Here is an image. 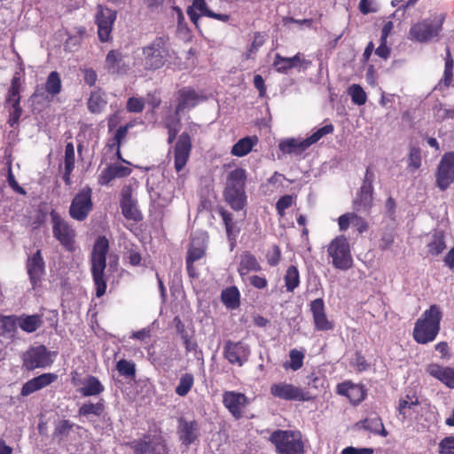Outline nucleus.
I'll return each instance as SVG.
<instances>
[{
  "label": "nucleus",
  "mask_w": 454,
  "mask_h": 454,
  "mask_svg": "<svg viewBox=\"0 0 454 454\" xmlns=\"http://www.w3.org/2000/svg\"><path fill=\"white\" fill-rule=\"evenodd\" d=\"M143 58L136 59L134 66L138 70L154 71L161 68L168 60L169 47L168 39L164 36H158L149 44L142 48Z\"/></svg>",
  "instance_id": "nucleus-1"
},
{
  "label": "nucleus",
  "mask_w": 454,
  "mask_h": 454,
  "mask_svg": "<svg viewBox=\"0 0 454 454\" xmlns=\"http://www.w3.org/2000/svg\"><path fill=\"white\" fill-rule=\"evenodd\" d=\"M442 312L437 305H431L417 320L413 329V338L419 344H427L435 340L440 331Z\"/></svg>",
  "instance_id": "nucleus-2"
},
{
  "label": "nucleus",
  "mask_w": 454,
  "mask_h": 454,
  "mask_svg": "<svg viewBox=\"0 0 454 454\" xmlns=\"http://www.w3.org/2000/svg\"><path fill=\"white\" fill-rule=\"evenodd\" d=\"M247 182V171L237 168L230 171L226 177L224 198L226 202L234 210H241L247 203L245 186Z\"/></svg>",
  "instance_id": "nucleus-3"
},
{
  "label": "nucleus",
  "mask_w": 454,
  "mask_h": 454,
  "mask_svg": "<svg viewBox=\"0 0 454 454\" xmlns=\"http://www.w3.org/2000/svg\"><path fill=\"white\" fill-rule=\"evenodd\" d=\"M109 244L106 237H99L93 247L91 253V273L96 286V295L101 297L106 290L105 270L106 267V254Z\"/></svg>",
  "instance_id": "nucleus-4"
},
{
  "label": "nucleus",
  "mask_w": 454,
  "mask_h": 454,
  "mask_svg": "<svg viewBox=\"0 0 454 454\" xmlns=\"http://www.w3.org/2000/svg\"><path fill=\"white\" fill-rule=\"evenodd\" d=\"M270 441L278 454H303L304 447L299 431L278 429L271 433Z\"/></svg>",
  "instance_id": "nucleus-5"
},
{
  "label": "nucleus",
  "mask_w": 454,
  "mask_h": 454,
  "mask_svg": "<svg viewBox=\"0 0 454 454\" xmlns=\"http://www.w3.org/2000/svg\"><path fill=\"white\" fill-rule=\"evenodd\" d=\"M333 131V126L327 124L305 139L290 138L283 140L279 144V149L284 153L300 155L310 145L319 141L324 136L331 134Z\"/></svg>",
  "instance_id": "nucleus-6"
},
{
  "label": "nucleus",
  "mask_w": 454,
  "mask_h": 454,
  "mask_svg": "<svg viewBox=\"0 0 454 454\" xmlns=\"http://www.w3.org/2000/svg\"><path fill=\"white\" fill-rule=\"evenodd\" d=\"M332 258L333 266L340 270H347L353 265L350 247L345 236H338L332 240L327 248Z\"/></svg>",
  "instance_id": "nucleus-7"
},
{
  "label": "nucleus",
  "mask_w": 454,
  "mask_h": 454,
  "mask_svg": "<svg viewBox=\"0 0 454 454\" xmlns=\"http://www.w3.org/2000/svg\"><path fill=\"white\" fill-rule=\"evenodd\" d=\"M56 356V352L49 351L43 345L31 347L22 356L23 366L28 371L47 368L52 364Z\"/></svg>",
  "instance_id": "nucleus-8"
},
{
  "label": "nucleus",
  "mask_w": 454,
  "mask_h": 454,
  "mask_svg": "<svg viewBox=\"0 0 454 454\" xmlns=\"http://www.w3.org/2000/svg\"><path fill=\"white\" fill-rule=\"evenodd\" d=\"M442 24V20L425 19L411 27L410 39L419 43H427L439 35Z\"/></svg>",
  "instance_id": "nucleus-9"
},
{
  "label": "nucleus",
  "mask_w": 454,
  "mask_h": 454,
  "mask_svg": "<svg viewBox=\"0 0 454 454\" xmlns=\"http://www.w3.org/2000/svg\"><path fill=\"white\" fill-rule=\"evenodd\" d=\"M52 232L56 239L68 251L74 249L75 231L57 212L51 213Z\"/></svg>",
  "instance_id": "nucleus-10"
},
{
  "label": "nucleus",
  "mask_w": 454,
  "mask_h": 454,
  "mask_svg": "<svg viewBox=\"0 0 454 454\" xmlns=\"http://www.w3.org/2000/svg\"><path fill=\"white\" fill-rule=\"evenodd\" d=\"M270 393L272 396L285 401L304 402L311 399L308 391L286 381L273 383L270 387Z\"/></svg>",
  "instance_id": "nucleus-11"
},
{
  "label": "nucleus",
  "mask_w": 454,
  "mask_h": 454,
  "mask_svg": "<svg viewBox=\"0 0 454 454\" xmlns=\"http://www.w3.org/2000/svg\"><path fill=\"white\" fill-rule=\"evenodd\" d=\"M91 193V189L85 187L74 197L69 207V215L73 219L82 222L88 217L93 208Z\"/></svg>",
  "instance_id": "nucleus-12"
},
{
  "label": "nucleus",
  "mask_w": 454,
  "mask_h": 454,
  "mask_svg": "<svg viewBox=\"0 0 454 454\" xmlns=\"http://www.w3.org/2000/svg\"><path fill=\"white\" fill-rule=\"evenodd\" d=\"M454 182V152L445 153L437 167L435 184L441 191H445Z\"/></svg>",
  "instance_id": "nucleus-13"
},
{
  "label": "nucleus",
  "mask_w": 454,
  "mask_h": 454,
  "mask_svg": "<svg viewBox=\"0 0 454 454\" xmlns=\"http://www.w3.org/2000/svg\"><path fill=\"white\" fill-rule=\"evenodd\" d=\"M116 20V12L109 8L98 5L96 14L98 35L101 42L110 41L113 25Z\"/></svg>",
  "instance_id": "nucleus-14"
},
{
  "label": "nucleus",
  "mask_w": 454,
  "mask_h": 454,
  "mask_svg": "<svg viewBox=\"0 0 454 454\" xmlns=\"http://www.w3.org/2000/svg\"><path fill=\"white\" fill-rule=\"evenodd\" d=\"M177 105L175 110L176 116H179L184 111L190 110L206 100L202 92L197 91L191 87L180 89L176 93Z\"/></svg>",
  "instance_id": "nucleus-15"
},
{
  "label": "nucleus",
  "mask_w": 454,
  "mask_h": 454,
  "mask_svg": "<svg viewBox=\"0 0 454 454\" xmlns=\"http://www.w3.org/2000/svg\"><path fill=\"white\" fill-rule=\"evenodd\" d=\"M130 68L128 57L118 50H111L105 59V69L111 74L124 75Z\"/></svg>",
  "instance_id": "nucleus-16"
},
{
  "label": "nucleus",
  "mask_w": 454,
  "mask_h": 454,
  "mask_svg": "<svg viewBox=\"0 0 454 454\" xmlns=\"http://www.w3.org/2000/svg\"><path fill=\"white\" fill-rule=\"evenodd\" d=\"M192 140L188 133H182L174 147V166L176 172L183 170L190 157Z\"/></svg>",
  "instance_id": "nucleus-17"
},
{
  "label": "nucleus",
  "mask_w": 454,
  "mask_h": 454,
  "mask_svg": "<svg viewBox=\"0 0 454 454\" xmlns=\"http://www.w3.org/2000/svg\"><path fill=\"white\" fill-rule=\"evenodd\" d=\"M223 355L229 363L242 366L248 359L250 349L241 341L228 340L224 345Z\"/></svg>",
  "instance_id": "nucleus-18"
},
{
  "label": "nucleus",
  "mask_w": 454,
  "mask_h": 454,
  "mask_svg": "<svg viewBox=\"0 0 454 454\" xmlns=\"http://www.w3.org/2000/svg\"><path fill=\"white\" fill-rule=\"evenodd\" d=\"M223 403L234 418L239 419L248 401L247 396L242 393L226 391L223 395Z\"/></svg>",
  "instance_id": "nucleus-19"
},
{
  "label": "nucleus",
  "mask_w": 454,
  "mask_h": 454,
  "mask_svg": "<svg viewBox=\"0 0 454 454\" xmlns=\"http://www.w3.org/2000/svg\"><path fill=\"white\" fill-rule=\"evenodd\" d=\"M136 454H165L166 446L160 437H146L132 442Z\"/></svg>",
  "instance_id": "nucleus-20"
},
{
  "label": "nucleus",
  "mask_w": 454,
  "mask_h": 454,
  "mask_svg": "<svg viewBox=\"0 0 454 454\" xmlns=\"http://www.w3.org/2000/svg\"><path fill=\"white\" fill-rule=\"evenodd\" d=\"M421 410L417 397L406 395L398 403V412L402 421H419V413Z\"/></svg>",
  "instance_id": "nucleus-21"
},
{
  "label": "nucleus",
  "mask_w": 454,
  "mask_h": 454,
  "mask_svg": "<svg viewBox=\"0 0 454 454\" xmlns=\"http://www.w3.org/2000/svg\"><path fill=\"white\" fill-rule=\"evenodd\" d=\"M425 370L428 375L438 380L446 387L454 388V367L431 363L426 366Z\"/></svg>",
  "instance_id": "nucleus-22"
},
{
  "label": "nucleus",
  "mask_w": 454,
  "mask_h": 454,
  "mask_svg": "<svg viewBox=\"0 0 454 454\" xmlns=\"http://www.w3.org/2000/svg\"><path fill=\"white\" fill-rule=\"evenodd\" d=\"M27 270L29 279L33 286H35L45 272L44 261L40 250H37L28 256L27 260Z\"/></svg>",
  "instance_id": "nucleus-23"
},
{
  "label": "nucleus",
  "mask_w": 454,
  "mask_h": 454,
  "mask_svg": "<svg viewBox=\"0 0 454 454\" xmlns=\"http://www.w3.org/2000/svg\"><path fill=\"white\" fill-rule=\"evenodd\" d=\"M310 310L313 315L315 327L317 331H329L333 328L325 313V303L323 299L318 298L311 301Z\"/></svg>",
  "instance_id": "nucleus-24"
},
{
  "label": "nucleus",
  "mask_w": 454,
  "mask_h": 454,
  "mask_svg": "<svg viewBox=\"0 0 454 454\" xmlns=\"http://www.w3.org/2000/svg\"><path fill=\"white\" fill-rule=\"evenodd\" d=\"M121 207L125 218L136 222L141 220L142 217L137 209V201L132 198L129 188H124L121 192Z\"/></svg>",
  "instance_id": "nucleus-25"
},
{
  "label": "nucleus",
  "mask_w": 454,
  "mask_h": 454,
  "mask_svg": "<svg viewBox=\"0 0 454 454\" xmlns=\"http://www.w3.org/2000/svg\"><path fill=\"white\" fill-rule=\"evenodd\" d=\"M179 439L183 444L189 446L193 443L199 436V427L196 421L179 419L178 426Z\"/></svg>",
  "instance_id": "nucleus-26"
},
{
  "label": "nucleus",
  "mask_w": 454,
  "mask_h": 454,
  "mask_svg": "<svg viewBox=\"0 0 454 454\" xmlns=\"http://www.w3.org/2000/svg\"><path fill=\"white\" fill-rule=\"evenodd\" d=\"M338 394L344 395L353 403H359L364 399L365 392L361 385L354 384L350 381H345L338 384Z\"/></svg>",
  "instance_id": "nucleus-27"
},
{
  "label": "nucleus",
  "mask_w": 454,
  "mask_h": 454,
  "mask_svg": "<svg viewBox=\"0 0 454 454\" xmlns=\"http://www.w3.org/2000/svg\"><path fill=\"white\" fill-rule=\"evenodd\" d=\"M374 178V173L371 170V168H368L365 171L364 183L360 188L359 192V203L365 208L369 207L372 204L373 192L372 183Z\"/></svg>",
  "instance_id": "nucleus-28"
},
{
  "label": "nucleus",
  "mask_w": 454,
  "mask_h": 454,
  "mask_svg": "<svg viewBox=\"0 0 454 454\" xmlns=\"http://www.w3.org/2000/svg\"><path fill=\"white\" fill-rule=\"evenodd\" d=\"M261 270L262 266L253 254L247 251L241 254L238 266V272L242 279H244L249 272H257Z\"/></svg>",
  "instance_id": "nucleus-29"
},
{
  "label": "nucleus",
  "mask_w": 454,
  "mask_h": 454,
  "mask_svg": "<svg viewBox=\"0 0 454 454\" xmlns=\"http://www.w3.org/2000/svg\"><path fill=\"white\" fill-rule=\"evenodd\" d=\"M206 239L207 236L205 233H200L198 236L192 237L186 258V261L189 263H193L204 256Z\"/></svg>",
  "instance_id": "nucleus-30"
},
{
  "label": "nucleus",
  "mask_w": 454,
  "mask_h": 454,
  "mask_svg": "<svg viewBox=\"0 0 454 454\" xmlns=\"http://www.w3.org/2000/svg\"><path fill=\"white\" fill-rule=\"evenodd\" d=\"M105 387L100 380L92 375L85 377L82 380V387L78 389L79 393L85 397L98 395L103 393Z\"/></svg>",
  "instance_id": "nucleus-31"
},
{
  "label": "nucleus",
  "mask_w": 454,
  "mask_h": 454,
  "mask_svg": "<svg viewBox=\"0 0 454 454\" xmlns=\"http://www.w3.org/2000/svg\"><path fill=\"white\" fill-rule=\"evenodd\" d=\"M257 143L258 138L255 136L243 137L232 146L231 153L237 157L246 156Z\"/></svg>",
  "instance_id": "nucleus-32"
},
{
  "label": "nucleus",
  "mask_w": 454,
  "mask_h": 454,
  "mask_svg": "<svg viewBox=\"0 0 454 454\" xmlns=\"http://www.w3.org/2000/svg\"><path fill=\"white\" fill-rule=\"evenodd\" d=\"M211 10L208 9L205 0H193L192 4L187 8V14L192 23L197 25L201 16H209Z\"/></svg>",
  "instance_id": "nucleus-33"
},
{
  "label": "nucleus",
  "mask_w": 454,
  "mask_h": 454,
  "mask_svg": "<svg viewBox=\"0 0 454 454\" xmlns=\"http://www.w3.org/2000/svg\"><path fill=\"white\" fill-rule=\"evenodd\" d=\"M19 326L22 331L31 333L35 332L43 325L40 315H21L19 317Z\"/></svg>",
  "instance_id": "nucleus-34"
},
{
  "label": "nucleus",
  "mask_w": 454,
  "mask_h": 454,
  "mask_svg": "<svg viewBox=\"0 0 454 454\" xmlns=\"http://www.w3.org/2000/svg\"><path fill=\"white\" fill-rule=\"evenodd\" d=\"M223 303L231 309H237L240 304V293L236 286L224 289L221 294Z\"/></svg>",
  "instance_id": "nucleus-35"
},
{
  "label": "nucleus",
  "mask_w": 454,
  "mask_h": 454,
  "mask_svg": "<svg viewBox=\"0 0 454 454\" xmlns=\"http://www.w3.org/2000/svg\"><path fill=\"white\" fill-rule=\"evenodd\" d=\"M20 98H16V100H12V98H6V106L9 108V124L11 127H14L18 124L20 118L22 114V109L20 106Z\"/></svg>",
  "instance_id": "nucleus-36"
},
{
  "label": "nucleus",
  "mask_w": 454,
  "mask_h": 454,
  "mask_svg": "<svg viewBox=\"0 0 454 454\" xmlns=\"http://www.w3.org/2000/svg\"><path fill=\"white\" fill-rule=\"evenodd\" d=\"M361 427L364 429L370 431L375 434H381L383 436L387 435V431L384 428L383 423L378 416H374L372 418L365 419L364 421L360 422Z\"/></svg>",
  "instance_id": "nucleus-37"
},
{
  "label": "nucleus",
  "mask_w": 454,
  "mask_h": 454,
  "mask_svg": "<svg viewBox=\"0 0 454 454\" xmlns=\"http://www.w3.org/2000/svg\"><path fill=\"white\" fill-rule=\"evenodd\" d=\"M86 29L83 27H78L74 28L73 31L69 32L68 37L65 43V48L70 51H74L81 43Z\"/></svg>",
  "instance_id": "nucleus-38"
},
{
  "label": "nucleus",
  "mask_w": 454,
  "mask_h": 454,
  "mask_svg": "<svg viewBox=\"0 0 454 454\" xmlns=\"http://www.w3.org/2000/svg\"><path fill=\"white\" fill-rule=\"evenodd\" d=\"M284 280L287 292L292 293L299 286L300 273L296 266L291 265L287 268Z\"/></svg>",
  "instance_id": "nucleus-39"
},
{
  "label": "nucleus",
  "mask_w": 454,
  "mask_h": 454,
  "mask_svg": "<svg viewBox=\"0 0 454 454\" xmlns=\"http://www.w3.org/2000/svg\"><path fill=\"white\" fill-rule=\"evenodd\" d=\"M106 106L105 95L100 90L91 92L88 101V108L91 113H100Z\"/></svg>",
  "instance_id": "nucleus-40"
},
{
  "label": "nucleus",
  "mask_w": 454,
  "mask_h": 454,
  "mask_svg": "<svg viewBox=\"0 0 454 454\" xmlns=\"http://www.w3.org/2000/svg\"><path fill=\"white\" fill-rule=\"evenodd\" d=\"M130 125L121 126L115 132L114 137L109 140L107 146L111 149L116 150L118 159H121L120 147L121 142L125 139Z\"/></svg>",
  "instance_id": "nucleus-41"
},
{
  "label": "nucleus",
  "mask_w": 454,
  "mask_h": 454,
  "mask_svg": "<svg viewBox=\"0 0 454 454\" xmlns=\"http://www.w3.org/2000/svg\"><path fill=\"white\" fill-rule=\"evenodd\" d=\"M427 247L428 253L431 254L432 255H438L441 253H442L443 250L446 248L443 233L441 231L435 232L432 236V239L428 243Z\"/></svg>",
  "instance_id": "nucleus-42"
},
{
  "label": "nucleus",
  "mask_w": 454,
  "mask_h": 454,
  "mask_svg": "<svg viewBox=\"0 0 454 454\" xmlns=\"http://www.w3.org/2000/svg\"><path fill=\"white\" fill-rule=\"evenodd\" d=\"M266 41V35L256 32L254 35V40L248 47L247 51L243 53L244 59H254L258 50L262 47Z\"/></svg>",
  "instance_id": "nucleus-43"
},
{
  "label": "nucleus",
  "mask_w": 454,
  "mask_h": 454,
  "mask_svg": "<svg viewBox=\"0 0 454 454\" xmlns=\"http://www.w3.org/2000/svg\"><path fill=\"white\" fill-rule=\"evenodd\" d=\"M194 384V377L192 373L183 374L176 387V394L179 396H185Z\"/></svg>",
  "instance_id": "nucleus-44"
},
{
  "label": "nucleus",
  "mask_w": 454,
  "mask_h": 454,
  "mask_svg": "<svg viewBox=\"0 0 454 454\" xmlns=\"http://www.w3.org/2000/svg\"><path fill=\"white\" fill-rule=\"evenodd\" d=\"M104 401L101 399L96 403H85L79 409V414L82 416L94 415L99 417L104 411Z\"/></svg>",
  "instance_id": "nucleus-45"
},
{
  "label": "nucleus",
  "mask_w": 454,
  "mask_h": 454,
  "mask_svg": "<svg viewBox=\"0 0 454 454\" xmlns=\"http://www.w3.org/2000/svg\"><path fill=\"white\" fill-rule=\"evenodd\" d=\"M45 90L49 94L52 96H55L60 92L61 80L58 72L52 71L50 73L47 77Z\"/></svg>",
  "instance_id": "nucleus-46"
},
{
  "label": "nucleus",
  "mask_w": 454,
  "mask_h": 454,
  "mask_svg": "<svg viewBox=\"0 0 454 454\" xmlns=\"http://www.w3.org/2000/svg\"><path fill=\"white\" fill-rule=\"evenodd\" d=\"M19 317L7 316L0 317V335L13 333L19 326Z\"/></svg>",
  "instance_id": "nucleus-47"
},
{
  "label": "nucleus",
  "mask_w": 454,
  "mask_h": 454,
  "mask_svg": "<svg viewBox=\"0 0 454 454\" xmlns=\"http://www.w3.org/2000/svg\"><path fill=\"white\" fill-rule=\"evenodd\" d=\"M348 94L351 97L352 102L357 106L364 105L367 100V96L364 89L358 84H353L348 88Z\"/></svg>",
  "instance_id": "nucleus-48"
},
{
  "label": "nucleus",
  "mask_w": 454,
  "mask_h": 454,
  "mask_svg": "<svg viewBox=\"0 0 454 454\" xmlns=\"http://www.w3.org/2000/svg\"><path fill=\"white\" fill-rule=\"evenodd\" d=\"M149 195L152 202H153L159 207H166L171 200L170 192L161 195L158 188H152L149 191Z\"/></svg>",
  "instance_id": "nucleus-49"
},
{
  "label": "nucleus",
  "mask_w": 454,
  "mask_h": 454,
  "mask_svg": "<svg viewBox=\"0 0 454 454\" xmlns=\"http://www.w3.org/2000/svg\"><path fill=\"white\" fill-rule=\"evenodd\" d=\"M116 369L121 376L126 378L134 377L136 374L135 364L126 359H121L118 361Z\"/></svg>",
  "instance_id": "nucleus-50"
},
{
  "label": "nucleus",
  "mask_w": 454,
  "mask_h": 454,
  "mask_svg": "<svg viewBox=\"0 0 454 454\" xmlns=\"http://www.w3.org/2000/svg\"><path fill=\"white\" fill-rule=\"evenodd\" d=\"M273 67L278 73L282 74H286L290 69L293 68L289 58L282 57L278 53H277L275 56Z\"/></svg>",
  "instance_id": "nucleus-51"
},
{
  "label": "nucleus",
  "mask_w": 454,
  "mask_h": 454,
  "mask_svg": "<svg viewBox=\"0 0 454 454\" xmlns=\"http://www.w3.org/2000/svg\"><path fill=\"white\" fill-rule=\"evenodd\" d=\"M126 108L129 113H141L145 108V100L142 98L131 97L127 101Z\"/></svg>",
  "instance_id": "nucleus-52"
},
{
  "label": "nucleus",
  "mask_w": 454,
  "mask_h": 454,
  "mask_svg": "<svg viewBox=\"0 0 454 454\" xmlns=\"http://www.w3.org/2000/svg\"><path fill=\"white\" fill-rule=\"evenodd\" d=\"M289 356H290L289 367L294 371H297L300 368H301V366L303 364V358H304L303 353L301 351H298L296 349H293V350H291Z\"/></svg>",
  "instance_id": "nucleus-53"
},
{
  "label": "nucleus",
  "mask_w": 454,
  "mask_h": 454,
  "mask_svg": "<svg viewBox=\"0 0 454 454\" xmlns=\"http://www.w3.org/2000/svg\"><path fill=\"white\" fill-rule=\"evenodd\" d=\"M294 202V197L292 195L282 196L276 204L278 214L280 216H284L286 210L292 206Z\"/></svg>",
  "instance_id": "nucleus-54"
},
{
  "label": "nucleus",
  "mask_w": 454,
  "mask_h": 454,
  "mask_svg": "<svg viewBox=\"0 0 454 454\" xmlns=\"http://www.w3.org/2000/svg\"><path fill=\"white\" fill-rule=\"evenodd\" d=\"M58 379V376L55 373H43L37 377H35V381L38 384V387L40 389H43V387L51 385L54 381H56Z\"/></svg>",
  "instance_id": "nucleus-55"
},
{
  "label": "nucleus",
  "mask_w": 454,
  "mask_h": 454,
  "mask_svg": "<svg viewBox=\"0 0 454 454\" xmlns=\"http://www.w3.org/2000/svg\"><path fill=\"white\" fill-rule=\"evenodd\" d=\"M409 166L414 169L419 168L421 166V154L420 149L418 147H412L409 153Z\"/></svg>",
  "instance_id": "nucleus-56"
},
{
  "label": "nucleus",
  "mask_w": 454,
  "mask_h": 454,
  "mask_svg": "<svg viewBox=\"0 0 454 454\" xmlns=\"http://www.w3.org/2000/svg\"><path fill=\"white\" fill-rule=\"evenodd\" d=\"M7 182L9 186L17 193L25 195L26 191L18 184L12 170L11 163L8 165Z\"/></svg>",
  "instance_id": "nucleus-57"
},
{
  "label": "nucleus",
  "mask_w": 454,
  "mask_h": 454,
  "mask_svg": "<svg viewBox=\"0 0 454 454\" xmlns=\"http://www.w3.org/2000/svg\"><path fill=\"white\" fill-rule=\"evenodd\" d=\"M267 262L270 266H277L281 258V252L278 246L274 245L272 248L267 253Z\"/></svg>",
  "instance_id": "nucleus-58"
},
{
  "label": "nucleus",
  "mask_w": 454,
  "mask_h": 454,
  "mask_svg": "<svg viewBox=\"0 0 454 454\" xmlns=\"http://www.w3.org/2000/svg\"><path fill=\"white\" fill-rule=\"evenodd\" d=\"M114 178H116V176L113 168L110 165L101 171L98 176V184L101 185H106Z\"/></svg>",
  "instance_id": "nucleus-59"
},
{
  "label": "nucleus",
  "mask_w": 454,
  "mask_h": 454,
  "mask_svg": "<svg viewBox=\"0 0 454 454\" xmlns=\"http://www.w3.org/2000/svg\"><path fill=\"white\" fill-rule=\"evenodd\" d=\"M440 454H454V437H445L439 443Z\"/></svg>",
  "instance_id": "nucleus-60"
},
{
  "label": "nucleus",
  "mask_w": 454,
  "mask_h": 454,
  "mask_svg": "<svg viewBox=\"0 0 454 454\" xmlns=\"http://www.w3.org/2000/svg\"><path fill=\"white\" fill-rule=\"evenodd\" d=\"M20 78L17 75L13 76L12 80V84L8 91L7 98H12V100H16V98H20Z\"/></svg>",
  "instance_id": "nucleus-61"
},
{
  "label": "nucleus",
  "mask_w": 454,
  "mask_h": 454,
  "mask_svg": "<svg viewBox=\"0 0 454 454\" xmlns=\"http://www.w3.org/2000/svg\"><path fill=\"white\" fill-rule=\"evenodd\" d=\"M355 213H346L338 218V224L340 231H346L352 225L355 219Z\"/></svg>",
  "instance_id": "nucleus-62"
},
{
  "label": "nucleus",
  "mask_w": 454,
  "mask_h": 454,
  "mask_svg": "<svg viewBox=\"0 0 454 454\" xmlns=\"http://www.w3.org/2000/svg\"><path fill=\"white\" fill-rule=\"evenodd\" d=\"M38 390H41L38 387V384L37 382L35 381V378L29 380L28 381H27L22 388H21V391H20V395L22 396H27Z\"/></svg>",
  "instance_id": "nucleus-63"
},
{
  "label": "nucleus",
  "mask_w": 454,
  "mask_h": 454,
  "mask_svg": "<svg viewBox=\"0 0 454 454\" xmlns=\"http://www.w3.org/2000/svg\"><path fill=\"white\" fill-rule=\"evenodd\" d=\"M65 167L74 168V147L72 143H68L65 149Z\"/></svg>",
  "instance_id": "nucleus-64"
}]
</instances>
